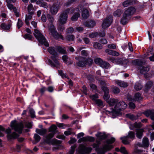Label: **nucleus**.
Wrapping results in <instances>:
<instances>
[{
    "label": "nucleus",
    "instance_id": "obj_31",
    "mask_svg": "<svg viewBox=\"0 0 154 154\" xmlns=\"http://www.w3.org/2000/svg\"><path fill=\"white\" fill-rule=\"evenodd\" d=\"M7 6L8 8L11 10H13L14 12H16L17 11V9L14 7L11 4L9 3V2H7Z\"/></svg>",
    "mask_w": 154,
    "mask_h": 154
},
{
    "label": "nucleus",
    "instance_id": "obj_48",
    "mask_svg": "<svg viewBox=\"0 0 154 154\" xmlns=\"http://www.w3.org/2000/svg\"><path fill=\"white\" fill-rule=\"evenodd\" d=\"M5 129L2 126L0 125V137L4 136L3 133L2 132H4L5 131ZM1 142V140L0 139V143Z\"/></svg>",
    "mask_w": 154,
    "mask_h": 154
},
{
    "label": "nucleus",
    "instance_id": "obj_3",
    "mask_svg": "<svg viewBox=\"0 0 154 154\" xmlns=\"http://www.w3.org/2000/svg\"><path fill=\"white\" fill-rule=\"evenodd\" d=\"M48 51L50 54L52 55L51 58L54 61V63L52 65L57 68L59 67L60 66L59 63L56 59L57 57V54L55 51L54 48L53 47H49L48 49Z\"/></svg>",
    "mask_w": 154,
    "mask_h": 154
},
{
    "label": "nucleus",
    "instance_id": "obj_59",
    "mask_svg": "<svg viewBox=\"0 0 154 154\" xmlns=\"http://www.w3.org/2000/svg\"><path fill=\"white\" fill-rule=\"evenodd\" d=\"M143 152V150H142L139 149H135L133 151V153L134 154H138L140 153Z\"/></svg>",
    "mask_w": 154,
    "mask_h": 154
},
{
    "label": "nucleus",
    "instance_id": "obj_23",
    "mask_svg": "<svg viewBox=\"0 0 154 154\" xmlns=\"http://www.w3.org/2000/svg\"><path fill=\"white\" fill-rule=\"evenodd\" d=\"M56 49L57 51L62 54H65L66 53L64 48L60 46H57L56 47Z\"/></svg>",
    "mask_w": 154,
    "mask_h": 154
},
{
    "label": "nucleus",
    "instance_id": "obj_53",
    "mask_svg": "<svg viewBox=\"0 0 154 154\" xmlns=\"http://www.w3.org/2000/svg\"><path fill=\"white\" fill-rule=\"evenodd\" d=\"M96 63L100 65L103 62L102 60L100 58H96L94 60Z\"/></svg>",
    "mask_w": 154,
    "mask_h": 154
},
{
    "label": "nucleus",
    "instance_id": "obj_55",
    "mask_svg": "<svg viewBox=\"0 0 154 154\" xmlns=\"http://www.w3.org/2000/svg\"><path fill=\"white\" fill-rule=\"evenodd\" d=\"M120 151L122 153H123L124 154H128L125 148L124 147H121Z\"/></svg>",
    "mask_w": 154,
    "mask_h": 154
},
{
    "label": "nucleus",
    "instance_id": "obj_50",
    "mask_svg": "<svg viewBox=\"0 0 154 154\" xmlns=\"http://www.w3.org/2000/svg\"><path fill=\"white\" fill-rule=\"evenodd\" d=\"M34 138L36 143L38 142L41 139L40 136L37 134H35Z\"/></svg>",
    "mask_w": 154,
    "mask_h": 154
},
{
    "label": "nucleus",
    "instance_id": "obj_10",
    "mask_svg": "<svg viewBox=\"0 0 154 154\" xmlns=\"http://www.w3.org/2000/svg\"><path fill=\"white\" fill-rule=\"evenodd\" d=\"M6 133L7 134V137L9 139H16L19 137L18 134H17L15 132H13L11 134H10L11 132V129L8 128L5 131Z\"/></svg>",
    "mask_w": 154,
    "mask_h": 154
},
{
    "label": "nucleus",
    "instance_id": "obj_41",
    "mask_svg": "<svg viewBox=\"0 0 154 154\" xmlns=\"http://www.w3.org/2000/svg\"><path fill=\"white\" fill-rule=\"evenodd\" d=\"M122 14L121 11L119 10H118L116 11L114 13V15L116 17H119Z\"/></svg>",
    "mask_w": 154,
    "mask_h": 154
},
{
    "label": "nucleus",
    "instance_id": "obj_56",
    "mask_svg": "<svg viewBox=\"0 0 154 154\" xmlns=\"http://www.w3.org/2000/svg\"><path fill=\"white\" fill-rule=\"evenodd\" d=\"M127 136L128 138H134L135 137L134 134L132 131L128 133V136Z\"/></svg>",
    "mask_w": 154,
    "mask_h": 154
},
{
    "label": "nucleus",
    "instance_id": "obj_7",
    "mask_svg": "<svg viewBox=\"0 0 154 154\" xmlns=\"http://www.w3.org/2000/svg\"><path fill=\"white\" fill-rule=\"evenodd\" d=\"M75 58L76 60L79 61L76 63L77 65L79 66L83 67L85 66L86 64H87V59L85 57H82L79 56L76 57Z\"/></svg>",
    "mask_w": 154,
    "mask_h": 154
},
{
    "label": "nucleus",
    "instance_id": "obj_20",
    "mask_svg": "<svg viewBox=\"0 0 154 154\" xmlns=\"http://www.w3.org/2000/svg\"><path fill=\"white\" fill-rule=\"evenodd\" d=\"M140 70V72L142 74H145L148 72L149 70L148 67L140 66L139 68Z\"/></svg>",
    "mask_w": 154,
    "mask_h": 154
},
{
    "label": "nucleus",
    "instance_id": "obj_63",
    "mask_svg": "<svg viewBox=\"0 0 154 154\" xmlns=\"http://www.w3.org/2000/svg\"><path fill=\"white\" fill-rule=\"evenodd\" d=\"M81 55L85 57H84L86 58V57L88 56V54L85 50H83L81 52Z\"/></svg>",
    "mask_w": 154,
    "mask_h": 154
},
{
    "label": "nucleus",
    "instance_id": "obj_5",
    "mask_svg": "<svg viewBox=\"0 0 154 154\" xmlns=\"http://www.w3.org/2000/svg\"><path fill=\"white\" fill-rule=\"evenodd\" d=\"M11 127L14 129L15 131L21 133L22 129L23 128L22 123L21 122L17 123L16 120L12 121L11 123Z\"/></svg>",
    "mask_w": 154,
    "mask_h": 154
},
{
    "label": "nucleus",
    "instance_id": "obj_29",
    "mask_svg": "<svg viewBox=\"0 0 154 154\" xmlns=\"http://www.w3.org/2000/svg\"><path fill=\"white\" fill-rule=\"evenodd\" d=\"M120 139L122 140V142L123 144H128L129 143V142L128 141V136L121 137Z\"/></svg>",
    "mask_w": 154,
    "mask_h": 154
},
{
    "label": "nucleus",
    "instance_id": "obj_36",
    "mask_svg": "<svg viewBox=\"0 0 154 154\" xmlns=\"http://www.w3.org/2000/svg\"><path fill=\"white\" fill-rule=\"evenodd\" d=\"M93 47L95 49H101L102 47L101 45L98 42H94L93 44Z\"/></svg>",
    "mask_w": 154,
    "mask_h": 154
},
{
    "label": "nucleus",
    "instance_id": "obj_34",
    "mask_svg": "<svg viewBox=\"0 0 154 154\" xmlns=\"http://www.w3.org/2000/svg\"><path fill=\"white\" fill-rule=\"evenodd\" d=\"M143 144L144 146L148 147L149 143L148 139L146 137H144L143 140Z\"/></svg>",
    "mask_w": 154,
    "mask_h": 154
},
{
    "label": "nucleus",
    "instance_id": "obj_44",
    "mask_svg": "<svg viewBox=\"0 0 154 154\" xmlns=\"http://www.w3.org/2000/svg\"><path fill=\"white\" fill-rule=\"evenodd\" d=\"M125 17L124 16V14L123 15V17L122 18L121 20V23L123 25L127 23V17Z\"/></svg>",
    "mask_w": 154,
    "mask_h": 154
},
{
    "label": "nucleus",
    "instance_id": "obj_32",
    "mask_svg": "<svg viewBox=\"0 0 154 154\" xmlns=\"http://www.w3.org/2000/svg\"><path fill=\"white\" fill-rule=\"evenodd\" d=\"M62 59L63 61L66 64H69L71 63L70 62H69V59L66 55L63 56L62 57Z\"/></svg>",
    "mask_w": 154,
    "mask_h": 154
},
{
    "label": "nucleus",
    "instance_id": "obj_28",
    "mask_svg": "<svg viewBox=\"0 0 154 154\" xmlns=\"http://www.w3.org/2000/svg\"><path fill=\"white\" fill-rule=\"evenodd\" d=\"M66 38L68 41H73L74 40V36L72 35H70V34H66Z\"/></svg>",
    "mask_w": 154,
    "mask_h": 154
},
{
    "label": "nucleus",
    "instance_id": "obj_13",
    "mask_svg": "<svg viewBox=\"0 0 154 154\" xmlns=\"http://www.w3.org/2000/svg\"><path fill=\"white\" fill-rule=\"evenodd\" d=\"M113 147V146L112 145L109 144L105 145L103 146L102 149V150L103 151V152H98L97 154H104L105 152H106L107 151L110 150Z\"/></svg>",
    "mask_w": 154,
    "mask_h": 154
},
{
    "label": "nucleus",
    "instance_id": "obj_57",
    "mask_svg": "<svg viewBox=\"0 0 154 154\" xmlns=\"http://www.w3.org/2000/svg\"><path fill=\"white\" fill-rule=\"evenodd\" d=\"M75 148V146H71L70 150L67 154H74Z\"/></svg>",
    "mask_w": 154,
    "mask_h": 154
},
{
    "label": "nucleus",
    "instance_id": "obj_21",
    "mask_svg": "<svg viewBox=\"0 0 154 154\" xmlns=\"http://www.w3.org/2000/svg\"><path fill=\"white\" fill-rule=\"evenodd\" d=\"M36 132L41 135H43L46 133L47 130L46 129L43 128H42L41 129H36Z\"/></svg>",
    "mask_w": 154,
    "mask_h": 154
},
{
    "label": "nucleus",
    "instance_id": "obj_26",
    "mask_svg": "<svg viewBox=\"0 0 154 154\" xmlns=\"http://www.w3.org/2000/svg\"><path fill=\"white\" fill-rule=\"evenodd\" d=\"M118 102V100L115 99H110L108 101V103L111 106H113L115 104H116Z\"/></svg>",
    "mask_w": 154,
    "mask_h": 154
},
{
    "label": "nucleus",
    "instance_id": "obj_54",
    "mask_svg": "<svg viewBox=\"0 0 154 154\" xmlns=\"http://www.w3.org/2000/svg\"><path fill=\"white\" fill-rule=\"evenodd\" d=\"M23 22L20 19H18V22L17 23L18 28H20L23 25Z\"/></svg>",
    "mask_w": 154,
    "mask_h": 154
},
{
    "label": "nucleus",
    "instance_id": "obj_39",
    "mask_svg": "<svg viewBox=\"0 0 154 154\" xmlns=\"http://www.w3.org/2000/svg\"><path fill=\"white\" fill-rule=\"evenodd\" d=\"M142 97L140 93H137L136 94L134 97V100H135L138 101L141 100Z\"/></svg>",
    "mask_w": 154,
    "mask_h": 154
},
{
    "label": "nucleus",
    "instance_id": "obj_61",
    "mask_svg": "<svg viewBox=\"0 0 154 154\" xmlns=\"http://www.w3.org/2000/svg\"><path fill=\"white\" fill-rule=\"evenodd\" d=\"M115 140V138L113 137L111 138L110 139L108 140L107 141V144H111L113 143Z\"/></svg>",
    "mask_w": 154,
    "mask_h": 154
},
{
    "label": "nucleus",
    "instance_id": "obj_46",
    "mask_svg": "<svg viewBox=\"0 0 154 154\" xmlns=\"http://www.w3.org/2000/svg\"><path fill=\"white\" fill-rule=\"evenodd\" d=\"M55 134L54 133L51 132L46 137V140L47 141H48L51 138H52Z\"/></svg>",
    "mask_w": 154,
    "mask_h": 154
},
{
    "label": "nucleus",
    "instance_id": "obj_6",
    "mask_svg": "<svg viewBox=\"0 0 154 154\" xmlns=\"http://www.w3.org/2000/svg\"><path fill=\"white\" fill-rule=\"evenodd\" d=\"M49 34L53 36L55 38L61 39L63 40L64 39L63 35L57 33L53 25H52L50 26V27H49Z\"/></svg>",
    "mask_w": 154,
    "mask_h": 154
},
{
    "label": "nucleus",
    "instance_id": "obj_38",
    "mask_svg": "<svg viewBox=\"0 0 154 154\" xmlns=\"http://www.w3.org/2000/svg\"><path fill=\"white\" fill-rule=\"evenodd\" d=\"M47 16L48 18V21H49L50 23H51L50 25V26H48V28L49 29V27H50V26L52 25H53L52 23L54 21V19L52 16H51L49 14Z\"/></svg>",
    "mask_w": 154,
    "mask_h": 154
},
{
    "label": "nucleus",
    "instance_id": "obj_51",
    "mask_svg": "<svg viewBox=\"0 0 154 154\" xmlns=\"http://www.w3.org/2000/svg\"><path fill=\"white\" fill-rule=\"evenodd\" d=\"M112 92L115 94H116L119 93L120 90L118 88H114L112 89Z\"/></svg>",
    "mask_w": 154,
    "mask_h": 154
},
{
    "label": "nucleus",
    "instance_id": "obj_4",
    "mask_svg": "<svg viewBox=\"0 0 154 154\" xmlns=\"http://www.w3.org/2000/svg\"><path fill=\"white\" fill-rule=\"evenodd\" d=\"M34 35L36 39L42 44H43L46 47L49 46L48 43L46 41L44 36L38 30L35 29Z\"/></svg>",
    "mask_w": 154,
    "mask_h": 154
},
{
    "label": "nucleus",
    "instance_id": "obj_35",
    "mask_svg": "<svg viewBox=\"0 0 154 154\" xmlns=\"http://www.w3.org/2000/svg\"><path fill=\"white\" fill-rule=\"evenodd\" d=\"M143 131V129H140L138 130L136 133V136L139 138H141L142 136V133Z\"/></svg>",
    "mask_w": 154,
    "mask_h": 154
},
{
    "label": "nucleus",
    "instance_id": "obj_22",
    "mask_svg": "<svg viewBox=\"0 0 154 154\" xmlns=\"http://www.w3.org/2000/svg\"><path fill=\"white\" fill-rule=\"evenodd\" d=\"M82 16L84 18H87L89 16V13L88 10L86 9H83L82 12Z\"/></svg>",
    "mask_w": 154,
    "mask_h": 154
},
{
    "label": "nucleus",
    "instance_id": "obj_2",
    "mask_svg": "<svg viewBox=\"0 0 154 154\" xmlns=\"http://www.w3.org/2000/svg\"><path fill=\"white\" fill-rule=\"evenodd\" d=\"M72 10V9L68 8L60 13L58 21L60 24H64L66 23L68 18V15Z\"/></svg>",
    "mask_w": 154,
    "mask_h": 154
},
{
    "label": "nucleus",
    "instance_id": "obj_15",
    "mask_svg": "<svg viewBox=\"0 0 154 154\" xmlns=\"http://www.w3.org/2000/svg\"><path fill=\"white\" fill-rule=\"evenodd\" d=\"M115 60L117 61L119 63L122 65L126 64L128 62L127 60L122 58L117 59L116 60H113V61Z\"/></svg>",
    "mask_w": 154,
    "mask_h": 154
},
{
    "label": "nucleus",
    "instance_id": "obj_17",
    "mask_svg": "<svg viewBox=\"0 0 154 154\" xmlns=\"http://www.w3.org/2000/svg\"><path fill=\"white\" fill-rule=\"evenodd\" d=\"M76 11L77 12L71 18V20L73 21H75L78 19L80 17V15L79 13V10L78 9H76Z\"/></svg>",
    "mask_w": 154,
    "mask_h": 154
},
{
    "label": "nucleus",
    "instance_id": "obj_45",
    "mask_svg": "<svg viewBox=\"0 0 154 154\" xmlns=\"http://www.w3.org/2000/svg\"><path fill=\"white\" fill-rule=\"evenodd\" d=\"M152 83L151 81L148 82L145 85V88L147 90L149 89L152 85Z\"/></svg>",
    "mask_w": 154,
    "mask_h": 154
},
{
    "label": "nucleus",
    "instance_id": "obj_30",
    "mask_svg": "<svg viewBox=\"0 0 154 154\" xmlns=\"http://www.w3.org/2000/svg\"><path fill=\"white\" fill-rule=\"evenodd\" d=\"M95 23L93 21H90L86 24L85 26L89 28H92L95 25Z\"/></svg>",
    "mask_w": 154,
    "mask_h": 154
},
{
    "label": "nucleus",
    "instance_id": "obj_25",
    "mask_svg": "<svg viewBox=\"0 0 154 154\" xmlns=\"http://www.w3.org/2000/svg\"><path fill=\"white\" fill-rule=\"evenodd\" d=\"M134 3L132 0H127L125 1L123 3V5L124 7H127L129 5L133 4Z\"/></svg>",
    "mask_w": 154,
    "mask_h": 154
},
{
    "label": "nucleus",
    "instance_id": "obj_43",
    "mask_svg": "<svg viewBox=\"0 0 154 154\" xmlns=\"http://www.w3.org/2000/svg\"><path fill=\"white\" fill-rule=\"evenodd\" d=\"M89 97L92 100H94L95 101L96 100H97V99L98 98V94H97L90 95Z\"/></svg>",
    "mask_w": 154,
    "mask_h": 154
},
{
    "label": "nucleus",
    "instance_id": "obj_52",
    "mask_svg": "<svg viewBox=\"0 0 154 154\" xmlns=\"http://www.w3.org/2000/svg\"><path fill=\"white\" fill-rule=\"evenodd\" d=\"M72 133V129L71 128H69L68 130L65 131L64 132V134L66 135H68L71 134Z\"/></svg>",
    "mask_w": 154,
    "mask_h": 154
},
{
    "label": "nucleus",
    "instance_id": "obj_37",
    "mask_svg": "<svg viewBox=\"0 0 154 154\" xmlns=\"http://www.w3.org/2000/svg\"><path fill=\"white\" fill-rule=\"evenodd\" d=\"M126 116L130 119L132 120H136L137 119L138 117L137 116H134L133 115L130 114H128L126 115Z\"/></svg>",
    "mask_w": 154,
    "mask_h": 154
},
{
    "label": "nucleus",
    "instance_id": "obj_9",
    "mask_svg": "<svg viewBox=\"0 0 154 154\" xmlns=\"http://www.w3.org/2000/svg\"><path fill=\"white\" fill-rule=\"evenodd\" d=\"M62 3L60 2L58 4H54L50 8V11L51 14L55 15L58 12Z\"/></svg>",
    "mask_w": 154,
    "mask_h": 154
},
{
    "label": "nucleus",
    "instance_id": "obj_19",
    "mask_svg": "<svg viewBox=\"0 0 154 154\" xmlns=\"http://www.w3.org/2000/svg\"><path fill=\"white\" fill-rule=\"evenodd\" d=\"M116 83L121 87L125 88L127 87L128 85L127 83L123 81H116Z\"/></svg>",
    "mask_w": 154,
    "mask_h": 154
},
{
    "label": "nucleus",
    "instance_id": "obj_42",
    "mask_svg": "<svg viewBox=\"0 0 154 154\" xmlns=\"http://www.w3.org/2000/svg\"><path fill=\"white\" fill-rule=\"evenodd\" d=\"M134 88L136 90L139 91L142 89V86L140 84L137 83L135 85Z\"/></svg>",
    "mask_w": 154,
    "mask_h": 154
},
{
    "label": "nucleus",
    "instance_id": "obj_12",
    "mask_svg": "<svg viewBox=\"0 0 154 154\" xmlns=\"http://www.w3.org/2000/svg\"><path fill=\"white\" fill-rule=\"evenodd\" d=\"M112 22V18L111 17L106 18L103 21L102 24L103 28L105 29L109 27Z\"/></svg>",
    "mask_w": 154,
    "mask_h": 154
},
{
    "label": "nucleus",
    "instance_id": "obj_18",
    "mask_svg": "<svg viewBox=\"0 0 154 154\" xmlns=\"http://www.w3.org/2000/svg\"><path fill=\"white\" fill-rule=\"evenodd\" d=\"M11 25L9 23L8 24L4 23H2L0 25V27L1 28L5 30H7L9 29H10Z\"/></svg>",
    "mask_w": 154,
    "mask_h": 154
},
{
    "label": "nucleus",
    "instance_id": "obj_60",
    "mask_svg": "<svg viewBox=\"0 0 154 154\" xmlns=\"http://www.w3.org/2000/svg\"><path fill=\"white\" fill-rule=\"evenodd\" d=\"M87 141V137H84L79 139L78 141L79 143H81L82 142H85Z\"/></svg>",
    "mask_w": 154,
    "mask_h": 154
},
{
    "label": "nucleus",
    "instance_id": "obj_14",
    "mask_svg": "<svg viewBox=\"0 0 154 154\" xmlns=\"http://www.w3.org/2000/svg\"><path fill=\"white\" fill-rule=\"evenodd\" d=\"M143 114L147 117H150L152 120H154V112L153 111L150 110H146L143 112Z\"/></svg>",
    "mask_w": 154,
    "mask_h": 154
},
{
    "label": "nucleus",
    "instance_id": "obj_58",
    "mask_svg": "<svg viewBox=\"0 0 154 154\" xmlns=\"http://www.w3.org/2000/svg\"><path fill=\"white\" fill-rule=\"evenodd\" d=\"M29 112L31 115V116L32 118H33L35 117V112L32 109H30L29 110Z\"/></svg>",
    "mask_w": 154,
    "mask_h": 154
},
{
    "label": "nucleus",
    "instance_id": "obj_49",
    "mask_svg": "<svg viewBox=\"0 0 154 154\" xmlns=\"http://www.w3.org/2000/svg\"><path fill=\"white\" fill-rule=\"evenodd\" d=\"M95 103L99 106H103V102L100 100L97 99V100H96L95 101Z\"/></svg>",
    "mask_w": 154,
    "mask_h": 154
},
{
    "label": "nucleus",
    "instance_id": "obj_40",
    "mask_svg": "<svg viewBox=\"0 0 154 154\" xmlns=\"http://www.w3.org/2000/svg\"><path fill=\"white\" fill-rule=\"evenodd\" d=\"M100 66L102 68H107L109 67V64L107 62L103 61Z\"/></svg>",
    "mask_w": 154,
    "mask_h": 154
},
{
    "label": "nucleus",
    "instance_id": "obj_24",
    "mask_svg": "<svg viewBox=\"0 0 154 154\" xmlns=\"http://www.w3.org/2000/svg\"><path fill=\"white\" fill-rule=\"evenodd\" d=\"M32 15H31L29 14L28 15H27L26 16L25 21L26 24L28 26L29 24V21L31 20L32 18Z\"/></svg>",
    "mask_w": 154,
    "mask_h": 154
},
{
    "label": "nucleus",
    "instance_id": "obj_16",
    "mask_svg": "<svg viewBox=\"0 0 154 154\" xmlns=\"http://www.w3.org/2000/svg\"><path fill=\"white\" fill-rule=\"evenodd\" d=\"M27 10L29 14L31 15H33L35 9L33 8L32 5V4H30L28 6Z\"/></svg>",
    "mask_w": 154,
    "mask_h": 154
},
{
    "label": "nucleus",
    "instance_id": "obj_11",
    "mask_svg": "<svg viewBox=\"0 0 154 154\" xmlns=\"http://www.w3.org/2000/svg\"><path fill=\"white\" fill-rule=\"evenodd\" d=\"M136 9L133 7H130L128 8L126 10L124 14V16L125 17H128L131 15L133 14L135 12Z\"/></svg>",
    "mask_w": 154,
    "mask_h": 154
},
{
    "label": "nucleus",
    "instance_id": "obj_1",
    "mask_svg": "<svg viewBox=\"0 0 154 154\" xmlns=\"http://www.w3.org/2000/svg\"><path fill=\"white\" fill-rule=\"evenodd\" d=\"M127 106V104L123 101L118 102L111 112L108 111L111 115H117L122 110L125 109Z\"/></svg>",
    "mask_w": 154,
    "mask_h": 154
},
{
    "label": "nucleus",
    "instance_id": "obj_64",
    "mask_svg": "<svg viewBox=\"0 0 154 154\" xmlns=\"http://www.w3.org/2000/svg\"><path fill=\"white\" fill-rule=\"evenodd\" d=\"M103 97L105 100H107L109 97V93H104Z\"/></svg>",
    "mask_w": 154,
    "mask_h": 154
},
{
    "label": "nucleus",
    "instance_id": "obj_62",
    "mask_svg": "<svg viewBox=\"0 0 154 154\" xmlns=\"http://www.w3.org/2000/svg\"><path fill=\"white\" fill-rule=\"evenodd\" d=\"M91 88L92 89V90H95L97 91V88L96 86L94 84H91L90 85Z\"/></svg>",
    "mask_w": 154,
    "mask_h": 154
},
{
    "label": "nucleus",
    "instance_id": "obj_27",
    "mask_svg": "<svg viewBox=\"0 0 154 154\" xmlns=\"http://www.w3.org/2000/svg\"><path fill=\"white\" fill-rule=\"evenodd\" d=\"M57 129V127L55 125H52L49 128V131L55 134L56 130Z\"/></svg>",
    "mask_w": 154,
    "mask_h": 154
},
{
    "label": "nucleus",
    "instance_id": "obj_33",
    "mask_svg": "<svg viewBox=\"0 0 154 154\" xmlns=\"http://www.w3.org/2000/svg\"><path fill=\"white\" fill-rule=\"evenodd\" d=\"M96 136L99 139H104L106 137V135L104 133L100 132L98 133Z\"/></svg>",
    "mask_w": 154,
    "mask_h": 154
},
{
    "label": "nucleus",
    "instance_id": "obj_47",
    "mask_svg": "<svg viewBox=\"0 0 154 154\" xmlns=\"http://www.w3.org/2000/svg\"><path fill=\"white\" fill-rule=\"evenodd\" d=\"M74 31V29L72 27H70L68 28L66 30L67 34H70L73 32Z\"/></svg>",
    "mask_w": 154,
    "mask_h": 154
},
{
    "label": "nucleus",
    "instance_id": "obj_8",
    "mask_svg": "<svg viewBox=\"0 0 154 154\" xmlns=\"http://www.w3.org/2000/svg\"><path fill=\"white\" fill-rule=\"evenodd\" d=\"M92 149L91 147H86L83 145H81L79 147V154H85L89 153L92 151Z\"/></svg>",
    "mask_w": 154,
    "mask_h": 154
}]
</instances>
